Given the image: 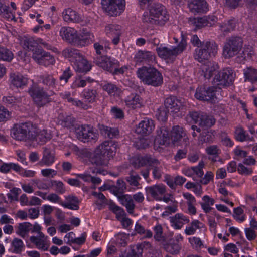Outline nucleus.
Masks as SVG:
<instances>
[{"label": "nucleus", "instance_id": "obj_1", "mask_svg": "<svg viewBox=\"0 0 257 257\" xmlns=\"http://www.w3.org/2000/svg\"><path fill=\"white\" fill-rule=\"evenodd\" d=\"M62 55L65 58H69L74 69L78 72H87L91 69L90 63L79 50L69 47L62 51Z\"/></svg>", "mask_w": 257, "mask_h": 257}, {"label": "nucleus", "instance_id": "obj_2", "mask_svg": "<svg viewBox=\"0 0 257 257\" xmlns=\"http://www.w3.org/2000/svg\"><path fill=\"white\" fill-rule=\"evenodd\" d=\"M137 75L145 84L154 87L161 86L163 82L162 74L153 67L143 66L138 69Z\"/></svg>", "mask_w": 257, "mask_h": 257}, {"label": "nucleus", "instance_id": "obj_3", "mask_svg": "<svg viewBox=\"0 0 257 257\" xmlns=\"http://www.w3.org/2000/svg\"><path fill=\"white\" fill-rule=\"evenodd\" d=\"M169 18V14L164 6L156 4L151 6L149 16H144L143 21L152 24L163 25Z\"/></svg>", "mask_w": 257, "mask_h": 257}, {"label": "nucleus", "instance_id": "obj_4", "mask_svg": "<svg viewBox=\"0 0 257 257\" xmlns=\"http://www.w3.org/2000/svg\"><path fill=\"white\" fill-rule=\"evenodd\" d=\"M28 93L35 104L38 107H43L52 101L51 96L53 94V92L48 93L38 83H33L29 88Z\"/></svg>", "mask_w": 257, "mask_h": 257}, {"label": "nucleus", "instance_id": "obj_5", "mask_svg": "<svg viewBox=\"0 0 257 257\" xmlns=\"http://www.w3.org/2000/svg\"><path fill=\"white\" fill-rule=\"evenodd\" d=\"M36 126L30 122L16 125L12 130V137L19 141H32L35 138Z\"/></svg>", "mask_w": 257, "mask_h": 257}, {"label": "nucleus", "instance_id": "obj_6", "mask_svg": "<svg viewBox=\"0 0 257 257\" xmlns=\"http://www.w3.org/2000/svg\"><path fill=\"white\" fill-rule=\"evenodd\" d=\"M97 66L113 74H123L127 69L125 66L119 68V62L106 56L97 57L94 60Z\"/></svg>", "mask_w": 257, "mask_h": 257}, {"label": "nucleus", "instance_id": "obj_7", "mask_svg": "<svg viewBox=\"0 0 257 257\" xmlns=\"http://www.w3.org/2000/svg\"><path fill=\"white\" fill-rule=\"evenodd\" d=\"M243 40L239 36L227 38L224 44L223 55L225 58H230L237 55L242 49Z\"/></svg>", "mask_w": 257, "mask_h": 257}, {"label": "nucleus", "instance_id": "obj_8", "mask_svg": "<svg viewBox=\"0 0 257 257\" xmlns=\"http://www.w3.org/2000/svg\"><path fill=\"white\" fill-rule=\"evenodd\" d=\"M218 50V45L214 41L203 42L201 48L195 49L194 57L199 62L209 59L212 55L215 56Z\"/></svg>", "mask_w": 257, "mask_h": 257}, {"label": "nucleus", "instance_id": "obj_9", "mask_svg": "<svg viewBox=\"0 0 257 257\" xmlns=\"http://www.w3.org/2000/svg\"><path fill=\"white\" fill-rule=\"evenodd\" d=\"M139 165L144 166L149 165L152 169L154 179L160 180L163 174V167L160 162L151 155H146L139 159Z\"/></svg>", "mask_w": 257, "mask_h": 257}, {"label": "nucleus", "instance_id": "obj_10", "mask_svg": "<svg viewBox=\"0 0 257 257\" xmlns=\"http://www.w3.org/2000/svg\"><path fill=\"white\" fill-rule=\"evenodd\" d=\"M75 133L77 138L84 142L96 141L99 136L96 130L88 124L78 125L75 128Z\"/></svg>", "mask_w": 257, "mask_h": 257}, {"label": "nucleus", "instance_id": "obj_11", "mask_svg": "<svg viewBox=\"0 0 257 257\" xmlns=\"http://www.w3.org/2000/svg\"><path fill=\"white\" fill-rule=\"evenodd\" d=\"M102 8L111 16L120 15L124 9L125 0H102Z\"/></svg>", "mask_w": 257, "mask_h": 257}, {"label": "nucleus", "instance_id": "obj_12", "mask_svg": "<svg viewBox=\"0 0 257 257\" xmlns=\"http://www.w3.org/2000/svg\"><path fill=\"white\" fill-rule=\"evenodd\" d=\"M234 75L232 70L223 69L215 75L212 82L214 85L219 86H228L232 84L234 80Z\"/></svg>", "mask_w": 257, "mask_h": 257}, {"label": "nucleus", "instance_id": "obj_13", "mask_svg": "<svg viewBox=\"0 0 257 257\" xmlns=\"http://www.w3.org/2000/svg\"><path fill=\"white\" fill-rule=\"evenodd\" d=\"M186 46L187 42L186 40L182 38L177 47L172 49L166 47H159L157 49V52L160 57L165 59H169L182 53L186 48Z\"/></svg>", "mask_w": 257, "mask_h": 257}, {"label": "nucleus", "instance_id": "obj_14", "mask_svg": "<svg viewBox=\"0 0 257 257\" xmlns=\"http://www.w3.org/2000/svg\"><path fill=\"white\" fill-rule=\"evenodd\" d=\"M32 58L39 64L48 66L53 65L55 63L53 56L46 52L41 48H36L33 53Z\"/></svg>", "mask_w": 257, "mask_h": 257}, {"label": "nucleus", "instance_id": "obj_15", "mask_svg": "<svg viewBox=\"0 0 257 257\" xmlns=\"http://www.w3.org/2000/svg\"><path fill=\"white\" fill-rule=\"evenodd\" d=\"M195 97L199 100L211 103L215 102L217 99L216 89L214 87L201 86L198 87L195 94Z\"/></svg>", "mask_w": 257, "mask_h": 257}, {"label": "nucleus", "instance_id": "obj_16", "mask_svg": "<svg viewBox=\"0 0 257 257\" xmlns=\"http://www.w3.org/2000/svg\"><path fill=\"white\" fill-rule=\"evenodd\" d=\"M189 115L195 123L202 127H210L215 123V119L213 116L203 112H192Z\"/></svg>", "mask_w": 257, "mask_h": 257}, {"label": "nucleus", "instance_id": "obj_17", "mask_svg": "<svg viewBox=\"0 0 257 257\" xmlns=\"http://www.w3.org/2000/svg\"><path fill=\"white\" fill-rule=\"evenodd\" d=\"M59 35L63 41L78 46V33L74 28L63 26L59 31Z\"/></svg>", "mask_w": 257, "mask_h": 257}, {"label": "nucleus", "instance_id": "obj_18", "mask_svg": "<svg viewBox=\"0 0 257 257\" xmlns=\"http://www.w3.org/2000/svg\"><path fill=\"white\" fill-rule=\"evenodd\" d=\"M164 105L166 109L170 110L173 114L179 112L185 106L184 100L178 99L174 96H170L164 101Z\"/></svg>", "mask_w": 257, "mask_h": 257}, {"label": "nucleus", "instance_id": "obj_19", "mask_svg": "<svg viewBox=\"0 0 257 257\" xmlns=\"http://www.w3.org/2000/svg\"><path fill=\"white\" fill-rule=\"evenodd\" d=\"M146 193L154 200L158 201L161 196L166 192V187L162 183L157 184L145 188Z\"/></svg>", "mask_w": 257, "mask_h": 257}, {"label": "nucleus", "instance_id": "obj_20", "mask_svg": "<svg viewBox=\"0 0 257 257\" xmlns=\"http://www.w3.org/2000/svg\"><path fill=\"white\" fill-rule=\"evenodd\" d=\"M156 56L151 51L146 50L138 51L134 57L136 63L152 64L155 61Z\"/></svg>", "mask_w": 257, "mask_h": 257}, {"label": "nucleus", "instance_id": "obj_21", "mask_svg": "<svg viewBox=\"0 0 257 257\" xmlns=\"http://www.w3.org/2000/svg\"><path fill=\"white\" fill-rule=\"evenodd\" d=\"M155 143L160 145L168 146L172 142L171 133L167 127L163 126L158 131Z\"/></svg>", "mask_w": 257, "mask_h": 257}, {"label": "nucleus", "instance_id": "obj_22", "mask_svg": "<svg viewBox=\"0 0 257 257\" xmlns=\"http://www.w3.org/2000/svg\"><path fill=\"white\" fill-rule=\"evenodd\" d=\"M117 144L111 141H104L96 148L100 149L102 153L110 159L115 155L116 151Z\"/></svg>", "mask_w": 257, "mask_h": 257}, {"label": "nucleus", "instance_id": "obj_23", "mask_svg": "<svg viewBox=\"0 0 257 257\" xmlns=\"http://www.w3.org/2000/svg\"><path fill=\"white\" fill-rule=\"evenodd\" d=\"M171 136L172 142L173 144L179 142L181 139L183 138L184 145L187 146L189 144V139L181 126L179 125L173 126L171 132Z\"/></svg>", "mask_w": 257, "mask_h": 257}, {"label": "nucleus", "instance_id": "obj_24", "mask_svg": "<svg viewBox=\"0 0 257 257\" xmlns=\"http://www.w3.org/2000/svg\"><path fill=\"white\" fill-rule=\"evenodd\" d=\"M43 156L38 164L41 166H51L56 159L54 151L46 147H43Z\"/></svg>", "mask_w": 257, "mask_h": 257}, {"label": "nucleus", "instance_id": "obj_25", "mask_svg": "<svg viewBox=\"0 0 257 257\" xmlns=\"http://www.w3.org/2000/svg\"><path fill=\"white\" fill-rule=\"evenodd\" d=\"M216 17L212 16H205L201 18L193 19L191 22L195 26L194 29H199L204 27H211L216 21Z\"/></svg>", "mask_w": 257, "mask_h": 257}, {"label": "nucleus", "instance_id": "obj_26", "mask_svg": "<svg viewBox=\"0 0 257 257\" xmlns=\"http://www.w3.org/2000/svg\"><path fill=\"white\" fill-rule=\"evenodd\" d=\"M106 34L109 37H112L114 44L117 45L119 42V37L121 34V27L116 24H108L105 27Z\"/></svg>", "mask_w": 257, "mask_h": 257}, {"label": "nucleus", "instance_id": "obj_27", "mask_svg": "<svg viewBox=\"0 0 257 257\" xmlns=\"http://www.w3.org/2000/svg\"><path fill=\"white\" fill-rule=\"evenodd\" d=\"M171 226L176 230L182 228L185 223L190 222L189 218L182 213H177L174 216L170 217Z\"/></svg>", "mask_w": 257, "mask_h": 257}, {"label": "nucleus", "instance_id": "obj_28", "mask_svg": "<svg viewBox=\"0 0 257 257\" xmlns=\"http://www.w3.org/2000/svg\"><path fill=\"white\" fill-rule=\"evenodd\" d=\"M154 128L153 121L151 119L145 118L141 121L136 128V132L142 135H146L150 134Z\"/></svg>", "mask_w": 257, "mask_h": 257}, {"label": "nucleus", "instance_id": "obj_29", "mask_svg": "<svg viewBox=\"0 0 257 257\" xmlns=\"http://www.w3.org/2000/svg\"><path fill=\"white\" fill-rule=\"evenodd\" d=\"M62 17L64 21L68 23H79L83 21L80 15L71 8L65 9L62 12Z\"/></svg>", "mask_w": 257, "mask_h": 257}, {"label": "nucleus", "instance_id": "obj_30", "mask_svg": "<svg viewBox=\"0 0 257 257\" xmlns=\"http://www.w3.org/2000/svg\"><path fill=\"white\" fill-rule=\"evenodd\" d=\"M125 105L133 109L141 108L143 106V100L140 96L136 94L132 93L125 99Z\"/></svg>", "mask_w": 257, "mask_h": 257}, {"label": "nucleus", "instance_id": "obj_31", "mask_svg": "<svg viewBox=\"0 0 257 257\" xmlns=\"http://www.w3.org/2000/svg\"><path fill=\"white\" fill-rule=\"evenodd\" d=\"M109 160L108 157L100 152V149L96 148L93 157L91 158V162L96 166H107Z\"/></svg>", "mask_w": 257, "mask_h": 257}, {"label": "nucleus", "instance_id": "obj_32", "mask_svg": "<svg viewBox=\"0 0 257 257\" xmlns=\"http://www.w3.org/2000/svg\"><path fill=\"white\" fill-rule=\"evenodd\" d=\"M11 84L16 88H23L28 83V79L18 73H12L10 75Z\"/></svg>", "mask_w": 257, "mask_h": 257}, {"label": "nucleus", "instance_id": "obj_33", "mask_svg": "<svg viewBox=\"0 0 257 257\" xmlns=\"http://www.w3.org/2000/svg\"><path fill=\"white\" fill-rule=\"evenodd\" d=\"M94 36L86 29H83L80 35L78 34V46L82 47L92 43Z\"/></svg>", "mask_w": 257, "mask_h": 257}, {"label": "nucleus", "instance_id": "obj_34", "mask_svg": "<svg viewBox=\"0 0 257 257\" xmlns=\"http://www.w3.org/2000/svg\"><path fill=\"white\" fill-rule=\"evenodd\" d=\"M188 8L194 13L203 12L207 10V3L204 0H190Z\"/></svg>", "mask_w": 257, "mask_h": 257}, {"label": "nucleus", "instance_id": "obj_35", "mask_svg": "<svg viewBox=\"0 0 257 257\" xmlns=\"http://www.w3.org/2000/svg\"><path fill=\"white\" fill-rule=\"evenodd\" d=\"M237 22L234 18L225 20L222 23L218 24L219 30L225 35L235 30Z\"/></svg>", "mask_w": 257, "mask_h": 257}, {"label": "nucleus", "instance_id": "obj_36", "mask_svg": "<svg viewBox=\"0 0 257 257\" xmlns=\"http://www.w3.org/2000/svg\"><path fill=\"white\" fill-rule=\"evenodd\" d=\"M219 66L214 62H207L206 64L202 66V71L204 77L206 79H210L213 74L218 72Z\"/></svg>", "mask_w": 257, "mask_h": 257}, {"label": "nucleus", "instance_id": "obj_37", "mask_svg": "<svg viewBox=\"0 0 257 257\" xmlns=\"http://www.w3.org/2000/svg\"><path fill=\"white\" fill-rule=\"evenodd\" d=\"M79 203L80 201L77 197L70 195L65 197V200L62 201L61 205L71 210H78L79 208Z\"/></svg>", "mask_w": 257, "mask_h": 257}, {"label": "nucleus", "instance_id": "obj_38", "mask_svg": "<svg viewBox=\"0 0 257 257\" xmlns=\"http://www.w3.org/2000/svg\"><path fill=\"white\" fill-rule=\"evenodd\" d=\"M118 198L121 205L125 207L127 212L133 214L135 208V204L132 196L125 194L118 196Z\"/></svg>", "mask_w": 257, "mask_h": 257}, {"label": "nucleus", "instance_id": "obj_39", "mask_svg": "<svg viewBox=\"0 0 257 257\" xmlns=\"http://www.w3.org/2000/svg\"><path fill=\"white\" fill-rule=\"evenodd\" d=\"M35 136L33 141H35L40 145L44 144L52 138L51 134L46 130H43L38 133V128L36 126Z\"/></svg>", "mask_w": 257, "mask_h": 257}, {"label": "nucleus", "instance_id": "obj_40", "mask_svg": "<svg viewBox=\"0 0 257 257\" xmlns=\"http://www.w3.org/2000/svg\"><path fill=\"white\" fill-rule=\"evenodd\" d=\"M100 133L106 138L113 139L119 135V131L116 128L110 127L103 124L99 125Z\"/></svg>", "mask_w": 257, "mask_h": 257}, {"label": "nucleus", "instance_id": "obj_41", "mask_svg": "<svg viewBox=\"0 0 257 257\" xmlns=\"http://www.w3.org/2000/svg\"><path fill=\"white\" fill-rule=\"evenodd\" d=\"M235 139L240 142L246 141H254L253 137H250L246 131L241 126H237L235 131Z\"/></svg>", "mask_w": 257, "mask_h": 257}, {"label": "nucleus", "instance_id": "obj_42", "mask_svg": "<svg viewBox=\"0 0 257 257\" xmlns=\"http://www.w3.org/2000/svg\"><path fill=\"white\" fill-rule=\"evenodd\" d=\"M204 227V224L198 220L192 221L189 226H187L184 230L187 235H193L196 233L197 229H201Z\"/></svg>", "mask_w": 257, "mask_h": 257}, {"label": "nucleus", "instance_id": "obj_43", "mask_svg": "<svg viewBox=\"0 0 257 257\" xmlns=\"http://www.w3.org/2000/svg\"><path fill=\"white\" fill-rule=\"evenodd\" d=\"M23 48L28 51H32L33 53L36 48H40L37 47V43L32 37H24L21 41Z\"/></svg>", "mask_w": 257, "mask_h": 257}, {"label": "nucleus", "instance_id": "obj_44", "mask_svg": "<svg viewBox=\"0 0 257 257\" xmlns=\"http://www.w3.org/2000/svg\"><path fill=\"white\" fill-rule=\"evenodd\" d=\"M32 229V224L29 222H23L18 224L16 233L24 238L28 236V233Z\"/></svg>", "mask_w": 257, "mask_h": 257}, {"label": "nucleus", "instance_id": "obj_45", "mask_svg": "<svg viewBox=\"0 0 257 257\" xmlns=\"http://www.w3.org/2000/svg\"><path fill=\"white\" fill-rule=\"evenodd\" d=\"M39 79L42 84L49 88L55 87L56 79L51 74H44L39 76Z\"/></svg>", "mask_w": 257, "mask_h": 257}, {"label": "nucleus", "instance_id": "obj_46", "mask_svg": "<svg viewBox=\"0 0 257 257\" xmlns=\"http://www.w3.org/2000/svg\"><path fill=\"white\" fill-rule=\"evenodd\" d=\"M30 240L36 246L37 248L43 251L47 250L49 246L48 242L44 239H41L38 237L32 236L30 237Z\"/></svg>", "mask_w": 257, "mask_h": 257}, {"label": "nucleus", "instance_id": "obj_47", "mask_svg": "<svg viewBox=\"0 0 257 257\" xmlns=\"http://www.w3.org/2000/svg\"><path fill=\"white\" fill-rule=\"evenodd\" d=\"M0 15L7 20H13L15 17L13 12L10 10L8 5L0 0Z\"/></svg>", "mask_w": 257, "mask_h": 257}, {"label": "nucleus", "instance_id": "obj_48", "mask_svg": "<svg viewBox=\"0 0 257 257\" xmlns=\"http://www.w3.org/2000/svg\"><path fill=\"white\" fill-rule=\"evenodd\" d=\"M245 81L257 83V69L252 67H247L243 70Z\"/></svg>", "mask_w": 257, "mask_h": 257}, {"label": "nucleus", "instance_id": "obj_49", "mask_svg": "<svg viewBox=\"0 0 257 257\" xmlns=\"http://www.w3.org/2000/svg\"><path fill=\"white\" fill-rule=\"evenodd\" d=\"M97 92L96 90L85 89L82 93V96L88 103H93L96 101Z\"/></svg>", "mask_w": 257, "mask_h": 257}, {"label": "nucleus", "instance_id": "obj_50", "mask_svg": "<svg viewBox=\"0 0 257 257\" xmlns=\"http://www.w3.org/2000/svg\"><path fill=\"white\" fill-rule=\"evenodd\" d=\"M102 88L111 96L118 95L121 93V89L115 84L111 83L104 84Z\"/></svg>", "mask_w": 257, "mask_h": 257}, {"label": "nucleus", "instance_id": "obj_51", "mask_svg": "<svg viewBox=\"0 0 257 257\" xmlns=\"http://www.w3.org/2000/svg\"><path fill=\"white\" fill-rule=\"evenodd\" d=\"M23 241L19 238H14L11 243V251L14 253H20L24 248Z\"/></svg>", "mask_w": 257, "mask_h": 257}, {"label": "nucleus", "instance_id": "obj_52", "mask_svg": "<svg viewBox=\"0 0 257 257\" xmlns=\"http://www.w3.org/2000/svg\"><path fill=\"white\" fill-rule=\"evenodd\" d=\"M14 57L12 52L3 46H0V60L10 62Z\"/></svg>", "mask_w": 257, "mask_h": 257}, {"label": "nucleus", "instance_id": "obj_53", "mask_svg": "<svg viewBox=\"0 0 257 257\" xmlns=\"http://www.w3.org/2000/svg\"><path fill=\"white\" fill-rule=\"evenodd\" d=\"M18 168H19V165L17 164L14 163H5L0 160V171L1 172L7 173L11 169L17 172Z\"/></svg>", "mask_w": 257, "mask_h": 257}, {"label": "nucleus", "instance_id": "obj_54", "mask_svg": "<svg viewBox=\"0 0 257 257\" xmlns=\"http://www.w3.org/2000/svg\"><path fill=\"white\" fill-rule=\"evenodd\" d=\"M154 232V238L158 242H164L165 240V237L163 231V227L160 224H157L153 227Z\"/></svg>", "mask_w": 257, "mask_h": 257}, {"label": "nucleus", "instance_id": "obj_55", "mask_svg": "<svg viewBox=\"0 0 257 257\" xmlns=\"http://www.w3.org/2000/svg\"><path fill=\"white\" fill-rule=\"evenodd\" d=\"M109 207V209L116 215V217L118 220H120L125 215L124 209L114 203L110 204Z\"/></svg>", "mask_w": 257, "mask_h": 257}, {"label": "nucleus", "instance_id": "obj_56", "mask_svg": "<svg viewBox=\"0 0 257 257\" xmlns=\"http://www.w3.org/2000/svg\"><path fill=\"white\" fill-rule=\"evenodd\" d=\"M204 166V163L203 161L199 162L198 165L196 166L193 167V173L194 177L197 179H200L203 176L204 172L203 171V168Z\"/></svg>", "mask_w": 257, "mask_h": 257}, {"label": "nucleus", "instance_id": "obj_57", "mask_svg": "<svg viewBox=\"0 0 257 257\" xmlns=\"http://www.w3.org/2000/svg\"><path fill=\"white\" fill-rule=\"evenodd\" d=\"M125 179L132 186L138 187L140 185L139 181L141 177L138 174H133L132 172L130 173V176L126 177Z\"/></svg>", "mask_w": 257, "mask_h": 257}, {"label": "nucleus", "instance_id": "obj_58", "mask_svg": "<svg viewBox=\"0 0 257 257\" xmlns=\"http://www.w3.org/2000/svg\"><path fill=\"white\" fill-rule=\"evenodd\" d=\"M165 248L169 253L176 254L179 252L181 247L178 243H171L167 245Z\"/></svg>", "mask_w": 257, "mask_h": 257}, {"label": "nucleus", "instance_id": "obj_59", "mask_svg": "<svg viewBox=\"0 0 257 257\" xmlns=\"http://www.w3.org/2000/svg\"><path fill=\"white\" fill-rule=\"evenodd\" d=\"M92 195L98 199V200L95 201L96 205L102 207L107 204V199L102 193L93 192Z\"/></svg>", "mask_w": 257, "mask_h": 257}, {"label": "nucleus", "instance_id": "obj_60", "mask_svg": "<svg viewBox=\"0 0 257 257\" xmlns=\"http://www.w3.org/2000/svg\"><path fill=\"white\" fill-rule=\"evenodd\" d=\"M189 241L193 248H194L196 250H200L202 246L203 245L201 239L199 237H193L192 238H190L189 239Z\"/></svg>", "mask_w": 257, "mask_h": 257}, {"label": "nucleus", "instance_id": "obj_61", "mask_svg": "<svg viewBox=\"0 0 257 257\" xmlns=\"http://www.w3.org/2000/svg\"><path fill=\"white\" fill-rule=\"evenodd\" d=\"M17 173L24 177H33L35 176L36 172L30 170H26L22 168L19 165V168L18 169Z\"/></svg>", "mask_w": 257, "mask_h": 257}, {"label": "nucleus", "instance_id": "obj_62", "mask_svg": "<svg viewBox=\"0 0 257 257\" xmlns=\"http://www.w3.org/2000/svg\"><path fill=\"white\" fill-rule=\"evenodd\" d=\"M168 111L166 108L159 109L156 114V117L158 120L165 122L167 120Z\"/></svg>", "mask_w": 257, "mask_h": 257}, {"label": "nucleus", "instance_id": "obj_63", "mask_svg": "<svg viewBox=\"0 0 257 257\" xmlns=\"http://www.w3.org/2000/svg\"><path fill=\"white\" fill-rule=\"evenodd\" d=\"M213 137L208 132H204L201 134L198 138V142L199 144H203L207 142H212Z\"/></svg>", "mask_w": 257, "mask_h": 257}, {"label": "nucleus", "instance_id": "obj_64", "mask_svg": "<svg viewBox=\"0 0 257 257\" xmlns=\"http://www.w3.org/2000/svg\"><path fill=\"white\" fill-rule=\"evenodd\" d=\"M75 122V118L70 116H67L61 121V125L67 128H71L73 126Z\"/></svg>", "mask_w": 257, "mask_h": 257}]
</instances>
